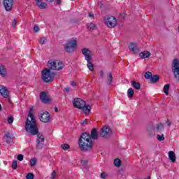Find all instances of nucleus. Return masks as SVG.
Masks as SVG:
<instances>
[{
    "label": "nucleus",
    "mask_w": 179,
    "mask_h": 179,
    "mask_svg": "<svg viewBox=\"0 0 179 179\" xmlns=\"http://www.w3.org/2000/svg\"><path fill=\"white\" fill-rule=\"evenodd\" d=\"M30 164L31 167H34L36 164H37V159L36 158H33L30 160Z\"/></svg>",
    "instance_id": "obj_30"
},
{
    "label": "nucleus",
    "mask_w": 179,
    "mask_h": 179,
    "mask_svg": "<svg viewBox=\"0 0 179 179\" xmlns=\"http://www.w3.org/2000/svg\"><path fill=\"white\" fill-rule=\"evenodd\" d=\"M134 93H135V91L134 90V89L129 88L127 90V96H128V97H129L130 99H132V97H134Z\"/></svg>",
    "instance_id": "obj_23"
},
{
    "label": "nucleus",
    "mask_w": 179,
    "mask_h": 179,
    "mask_svg": "<svg viewBox=\"0 0 179 179\" xmlns=\"http://www.w3.org/2000/svg\"><path fill=\"white\" fill-rule=\"evenodd\" d=\"M87 124V120H85L81 122V125H86Z\"/></svg>",
    "instance_id": "obj_46"
},
{
    "label": "nucleus",
    "mask_w": 179,
    "mask_h": 179,
    "mask_svg": "<svg viewBox=\"0 0 179 179\" xmlns=\"http://www.w3.org/2000/svg\"><path fill=\"white\" fill-rule=\"evenodd\" d=\"M3 5L6 10H7V12H10L13 6V0H4Z\"/></svg>",
    "instance_id": "obj_14"
},
{
    "label": "nucleus",
    "mask_w": 179,
    "mask_h": 179,
    "mask_svg": "<svg viewBox=\"0 0 179 179\" xmlns=\"http://www.w3.org/2000/svg\"><path fill=\"white\" fill-rule=\"evenodd\" d=\"M87 27L90 31H93V30H96V27H97V25H96V24L89 22L87 24Z\"/></svg>",
    "instance_id": "obj_19"
},
{
    "label": "nucleus",
    "mask_w": 179,
    "mask_h": 179,
    "mask_svg": "<svg viewBox=\"0 0 179 179\" xmlns=\"http://www.w3.org/2000/svg\"><path fill=\"white\" fill-rule=\"evenodd\" d=\"M81 163H82V164H83V166H86V164H87V160H82Z\"/></svg>",
    "instance_id": "obj_47"
},
{
    "label": "nucleus",
    "mask_w": 179,
    "mask_h": 179,
    "mask_svg": "<svg viewBox=\"0 0 179 179\" xmlns=\"http://www.w3.org/2000/svg\"><path fill=\"white\" fill-rule=\"evenodd\" d=\"M107 78H108V80H107L108 85H111V83H113V74H111V73H108Z\"/></svg>",
    "instance_id": "obj_24"
},
{
    "label": "nucleus",
    "mask_w": 179,
    "mask_h": 179,
    "mask_svg": "<svg viewBox=\"0 0 179 179\" xmlns=\"http://www.w3.org/2000/svg\"><path fill=\"white\" fill-rule=\"evenodd\" d=\"M106 177H107V175L106 173H101V178L104 179L106 178Z\"/></svg>",
    "instance_id": "obj_45"
},
{
    "label": "nucleus",
    "mask_w": 179,
    "mask_h": 179,
    "mask_svg": "<svg viewBox=\"0 0 179 179\" xmlns=\"http://www.w3.org/2000/svg\"><path fill=\"white\" fill-rule=\"evenodd\" d=\"M65 90H66V93H69L71 92V88L69 87H67L65 88Z\"/></svg>",
    "instance_id": "obj_48"
},
{
    "label": "nucleus",
    "mask_w": 179,
    "mask_h": 179,
    "mask_svg": "<svg viewBox=\"0 0 179 179\" xmlns=\"http://www.w3.org/2000/svg\"><path fill=\"white\" fill-rule=\"evenodd\" d=\"M76 45H78L76 40H70L64 45V50L69 53L74 52Z\"/></svg>",
    "instance_id": "obj_6"
},
{
    "label": "nucleus",
    "mask_w": 179,
    "mask_h": 179,
    "mask_svg": "<svg viewBox=\"0 0 179 179\" xmlns=\"http://www.w3.org/2000/svg\"><path fill=\"white\" fill-rule=\"evenodd\" d=\"M38 6L40 9H45V8H47V3H41Z\"/></svg>",
    "instance_id": "obj_32"
},
{
    "label": "nucleus",
    "mask_w": 179,
    "mask_h": 179,
    "mask_svg": "<svg viewBox=\"0 0 179 179\" xmlns=\"http://www.w3.org/2000/svg\"><path fill=\"white\" fill-rule=\"evenodd\" d=\"M26 178L27 179H34V174L31 173H29L27 176H26Z\"/></svg>",
    "instance_id": "obj_37"
},
{
    "label": "nucleus",
    "mask_w": 179,
    "mask_h": 179,
    "mask_svg": "<svg viewBox=\"0 0 179 179\" xmlns=\"http://www.w3.org/2000/svg\"><path fill=\"white\" fill-rule=\"evenodd\" d=\"M111 135V129L108 127H103L101 130V138H108Z\"/></svg>",
    "instance_id": "obj_12"
},
{
    "label": "nucleus",
    "mask_w": 179,
    "mask_h": 179,
    "mask_svg": "<svg viewBox=\"0 0 179 179\" xmlns=\"http://www.w3.org/2000/svg\"><path fill=\"white\" fill-rule=\"evenodd\" d=\"M139 55L141 58H142L143 59H145V58H149V57H150L152 54L148 51H143V52H141Z\"/></svg>",
    "instance_id": "obj_16"
},
{
    "label": "nucleus",
    "mask_w": 179,
    "mask_h": 179,
    "mask_svg": "<svg viewBox=\"0 0 179 179\" xmlns=\"http://www.w3.org/2000/svg\"><path fill=\"white\" fill-rule=\"evenodd\" d=\"M89 17H90L91 19H94V14L93 13H89Z\"/></svg>",
    "instance_id": "obj_44"
},
{
    "label": "nucleus",
    "mask_w": 179,
    "mask_h": 179,
    "mask_svg": "<svg viewBox=\"0 0 179 179\" xmlns=\"http://www.w3.org/2000/svg\"><path fill=\"white\" fill-rule=\"evenodd\" d=\"M99 76H101V78H104V71H99Z\"/></svg>",
    "instance_id": "obj_43"
},
{
    "label": "nucleus",
    "mask_w": 179,
    "mask_h": 179,
    "mask_svg": "<svg viewBox=\"0 0 179 179\" xmlns=\"http://www.w3.org/2000/svg\"><path fill=\"white\" fill-rule=\"evenodd\" d=\"M129 50L132 54L136 55L138 54L141 52V48H139V46H138V44L131 43L129 45Z\"/></svg>",
    "instance_id": "obj_10"
},
{
    "label": "nucleus",
    "mask_w": 179,
    "mask_h": 179,
    "mask_svg": "<svg viewBox=\"0 0 179 179\" xmlns=\"http://www.w3.org/2000/svg\"><path fill=\"white\" fill-rule=\"evenodd\" d=\"M0 76L2 78H5L6 76V69H5V66L0 64Z\"/></svg>",
    "instance_id": "obj_17"
},
{
    "label": "nucleus",
    "mask_w": 179,
    "mask_h": 179,
    "mask_svg": "<svg viewBox=\"0 0 179 179\" xmlns=\"http://www.w3.org/2000/svg\"><path fill=\"white\" fill-rule=\"evenodd\" d=\"M157 139H158L159 141V142H162V141H163L164 139V135H160V134H157Z\"/></svg>",
    "instance_id": "obj_35"
},
{
    "label": "nucleus",
    "mask_w": 179,
    "mask_h": 179,
    "mask_svg": "<svg viewBox=\"0 0 179 179\" xmlns=\"http://www.w3.org/2000/svg\"><path fill=\"white\" fill-rule=\"evenodd\" d=\"M54 76V73H51V69H45L41 72V78L45 83H48L52 80V77Z\"/></svg>",
    "instance_id": "obj_5"
},
{
    "label": "nucleus",
    "mask_w": 179,
    "mask_h": 179,
    "mask_svg": "<svg viewBox=\"0 0 179 179\" xmlns=\"http://www.w3.org/2000/svg\"><path fill=\"white\" fill-rule=\"evenodd\" d=\"M73 104L76 108L83 110L85 114H89L90 113L91 107L90 105L86 106V102L82 100L80 98H76L73 101Z\"/></svg>",
    "instance_id": "obj_3"
},
{
    "label": "nucleus",
    "mask_w": 179,
    "mask_h": 179,
    "mask_svg": "<svg viewBox=\"0 0 179 179\" xmlns=\"http://www.w3.org/2000/svg\"><path fill=\"white\" fill-rule=\"evenodd\" d=\"M11 167L13 169V170H16V169H17V162L13 161Z\"/></svg>",
    "instance_id": "obj_34"
},
{
    "label": "nucleus",
    "mask_w": 179,
    "mask_h": 179,
    "mask_svg": "<svg viewBox=\"0 0 179 179\" xmlns=\"http://www.w3.org/2000/svg\"><path fill=\"white\" fill-rule=\"evenodd\" d=\"M8 124H13V117L12 116H10L8 118Z\"/></svg>",
    "instance_id": "obj_40"
},
{
    "label": "nucleus",
    "mask_w": 179,
    "mask_h": 179,
    "mask_svg": "<svg viewBox=\"0 0 179 179\" xmlns=\"http://www.w3.org/2000/svg\"><path fill=\"white\" fill-rule=\"evenodd\" d=\"M159 78L160 77L159 76L154 75L153 76L151 77L150 82L151 83H156V82L159 80Z\"/></svg>",
    "instance_id": "obj_26"
},
{
    "label": "nucleus",
    "mask_w": 179,
    "mask_h": 179,
    "mask_svg": "<svg viewBox=\"0 0 179 179\" xmlns=\"http://www.w3.org/2000/svg\"><path fill=\"white\" fill-rule=\"evenodd\" d=\"M47 38L43 36L38 39V43L41 44V45H44V44H47Z\"/></svg>",
    "instance_id": "obj_27"
},
{
    "label": "nucleus",
    "mask_w": 179,
    "mask_h": 179,
    "mask_svg": "<svg viewBox=\"0 0 179 179\" xmlns=\"http://www.w3.org/2000/svg\"><path fill=\"white\" fill-rule=\"evenodd\" d=\"M45 1L51 3V2H54V0H45Z\"/></svg>",
    "instance_id": "obj_54"
},
{
    "label": "nucleus",
    "mask_w": 179,
    "mask_h": 179,
    "mask_svg": "<svg viewBox=\"0 0 179 179\" xmlns=\"http://www.w3.org/2000/svg\"><path fill=\"white\" fill-rule=\"evenodd\" d=\"M35 1L36 2V5L38 6V5H40L41 3V0H35Z\"/></svg>",
    "instance_id": "obj_49"
},
{
    "label": "nucleus",
    "mask_w": 179,
    "mask_h": 179,
    "mask_svg": "<svg viewBox=\"0 0 179 179\" xmlns=\"http://www.w3.org/2000/svg\"><path fill=\"white\" fill-rule=\"evenodd\" d=\"M57 5L61 4V0H57Z\"/></svg>",
    "instance_id": "obj_53"
},
{
    "label": "nucleus",
    "mask_w": 179,
    "mask_h": 179,
    "mask_svg": "<svg viewBox=\"0 0 179 179\" xmlns=\"http://www.w3.org/2000/svg\"><path fill=\"white\" fill-rule=\"evenodd\" d=\"M168 155L171 162H172V163H176V153L173 151H169Z\"/></svg>",
    "instance_id": "obj_20"
},
{
    "label": "nucleus",
    "mask_w": 179,
    "mask_h": 179,
    "mask_svg": "<svg viewBox=\"0 0 179 179\" xmlns=\"http://www.w3.org/2000/svg\"><path fill=\"white\" fill-rule=\"evenodd\" d=\"M124 15H120V19L121 20H122V19H124Z\"/></svg>",
    "instance_id": "obj_52"
},
{
    "label": "nucleus",
    "mask_w": 179,
    "mask_h": 179,
    "mask_svg": "<svg viewBox=\"0 0 179 179\" xmlns=\"http://www.w3.org/2000/svg\"><path fill=\"white\" fill-rule=\"evenodd\" d=\"M17 23V20H16V19L13 20V21L12 22L13 27H16V24Z\"/></svg>",
    "instance_id": "obj_41"
},
{
    "label": "nucleus",
    "mask_w": 179,
    "mask_h": 179,
    "mask_svg": "<svg viewBox=\"0 0 179 179\" xmlns=\"http://www.w3.org/2000/svg\"><path fill=\"white\" fill-rule=\"evenodd\" d=\"M44 136L41 134H38L37 136V144H36V149L40 150L43 149V147L44 146Z\"/></svg>",
    "instance_id": "obj_8"
},
{
    "label": "nucleus",
    "mask_w": 179,
    "mask_h": 179,
    "mask_svg": "<svg viewBox=\"0 0 179 179\" xmlns=\"http://www.w3.org/2000/svg\"><path fill=\"white\" fill-rule=\"evenodd\" d=\"M25 129L31 135H37L38 134L37 123H36V119H34V116L33 115V108H31L29 110L28 118L25 122Z\"/></svg>",
    "instance_id": "obj_1"
},
{
    "label": "nucleus",
    "mask_w": 179,
    "mask_h": 179,
    "mask_svg": "<svg viewBox=\"0 0 179 179\" xmlns=\"http://www.w3.org/2000/svg\"><path fill=\"white\" fill-rule=\"evenodd\" d=\"M62 149H63V150H68V149H69L70 146L68 144H63L61 145Z\"/></svg>",
    "instance_id": "obj_36"
},
{
    "label": "nucleus",
    "mask_w": 179,
    "mask_h": 179,
    "mask_svg": "<svg viewBox=\"0 0 179 179\" xmlns=\"http://www.w3.org/2000/svg\"><path fill=\"white\" fill-rule=\"evenodd\" d=\"M169 89H170V85L166 84V85H164V93H165V94L166 96H169Z\"/></svg>",
    "instance_id": "obj_28"
},
{
    "label": "nucleus",
    "mask_w": 179,
    "mask_h": 179,
    "mask_svg": "<svg viewBox=\"0 0 179 179\" xmlns=\"http://www.w3.org/2000/svg\"><path fill=\"white\" fill-rule=\"evenodd\" d=\"M48 66L50 71H61L64 69L65 65L59 60H49L48 62Z\"/></svg>",
    "instance_id": "obj_4"
},
{
    "label": "nucleus",
    "mask_w": 179,
    "mask_h": 179,
    "mask_svg": "<svg viewBox=\"0 0 179 179\" xmlns=\"http://www.w3.org/2000/svg\"><path fill=\"white\" fill-rule=\"evenodd\" d=\"M40 120L42 121V122H50V113H48V112H43V113H41Z\"/></svg>",
    "instance_id": "obj_15"
},
{
    "label": "nucleus",
    "mask_w": 179,
    "mask_h": 179,
    "mask_svg": "<svg viewBox=\"0 0 179 179\" xmlns=\"http://www.w3.org/2000/svg\"><path fill=\"white\" fill-rule=\"evenodd\" d=\"M55 176H57V173H55V171H53L51 174V179L55 178Z\"/></svg>",
    "instance_id": "obj_42"
},
{
    "label": "nucleus",
    "mask_w": 179,
    "mask_h": 179,
    "mask_svg": "<svg viewBox=\"0 0 179 179\" xmlns=\"http://www.w3.org/2000/svg\"><path fill=\"white\" fill-rule=\"evenodd\" d=\"M104 23L108 27H115L117 26V19L114 16H106L104 17Z\"/></svg>",
    "instance_id": "obj_7"
},
{
    "label": "nucleus",
    "mask_w": 179,
    "mask_h": 179,
    "mask_svg": "<svg viewBox=\"0 0 179 179\" xmlns=\"http://www.w3.org/2000/svg\"><path fill=\"white\" fill-rule=\"evenodd\" d=\"M131 85L134 89H136V90H139V89H141V83L135 80H131Z\"/></svg>",
    "instance_id": "obj_21"
},
{
    "label": "nucleus",
    "mask_w": 179,
    "mask_h": 179,
    "mask_svg": "<svg viewBox=\"0 0 179 179\" xmlns=\"http://www.w3.org/2000/svg\"><path fill=\"white\" fill-rule=\"evenodd\" d=\"M81 150H90L92 149V138L87 133H84L81 135L78 141Z\"/></svg>",
    "instance_id": "obj_2"
},
{
    "label": "nucleus",
    "mask_w": 179,
    "mask_h": 179,
    "mask_svg": "<svg viewBox=\"0 0 179 179\" xmlns=\"http://www.w3.org/2000/svg\"><path fill=\"white\" fill-rule=\"evenodd\" d=\"M17 160H19V162L23 161V159H24L23 155H21V154L18 155L17 157Z\"/></svg>",
    "instance_id": "obj_38"
},
{
    "label": "nucleus",
    "mask_w": 179,
    "mask_h": 179,
    "mask_svg": "<svg viewBox=\"0 0 179 179\" xmlns=\"http://www.w3.org/2000/svg\"><path fill=\"white\" fill-rule=\"evenodd\" d=\"M81 52L83 55H84L85 61H92V55H93V53L90 50L87 48H83L82 49Z\"/></svg>",
    "instance_id": "obj_9"
},
{
    "label": "nucleus",
    "mask_w": 179,
    "mask_h": 179,
    "mask_svg": "<svg viewBox=\"0 0 179 179\" xmlns=\"http://www.w3.org/2000/svg\"><path fill=\"white\" fill-rule=\"evenodd\" d=\"M4 138L6 139V143H10L12 142V137H10V134L9 133L5 134Z\"/></svg>",
    "instance_id": "obj_22"
},
{
    "label": "nucleus",
    "mask_w": 179,
    "mask_h": 179,
    "mask_svg": "<svg viewBox=\"0 0 179 179\" xmlns=\"http://www.w3.org/2000/svg\"><path fill=\"white\" fill-rule=\"evenodd\" d=\"M166 125H168V127H170L171 125V122H170V120H167Z\"/></svg>",
    "instance_id": "obj_50"
},
{
    "label": "nucleus",
    "mask_w": 179,
    "mask_h": 179,
    "mask_svg": "<svg viewBox=\"0 0 179 179\" xmlns=\"http://www.w3.org/2000/svg\"><path fill=\"white\" fill-rule=\"evenodd\" d=\"M90 138L94 140L99 139V134H97V130H96V129L92 130Z\"/></svg>",
    "instance_id": "obj_18"
},
{
    "label": "nucleus",
    "mask_w": 179,
    "mask_h": 179,
    "mask_svg": "<svg viewBox=\"0 0 179 179\" xmlns=\"http://www.w3.org/2000/svg\"><path fill=\"white\" fill-rule=\"evenodd\" d=\"M144 78H145V79H151V78H152V73H150V71H147L144 74Z\"/></svg>",
    "instance_id": "obj_31"
},
{
    "label": "nucleus",
    "mask_w": 179,
    "mask_h": 179,
    "mask_svg": "<svg viewBox=\"0 0 179 179\" xmlns=\"http://www.w3.org/2000/svg\"><path fill=\"white\" fill-rule=\"evenodd\" d=\"M0 111H2V105L0 103Z\"/></svg>",
    "instance_id": "obj_56"
},
{
    "label": "nucleus",
    "mask_w": 179,
    "mask_h": 179,
    "mask_svg": "<svg viewBox=\"0 0 179 179\" xmlns=\"http://www.w3.org/2000/svg\"><path fill=\"white\" fill-rule=\"evenodd\" d=\"M55 111L56 113H58V108H55Z\"/></svg>",
    "instance_id": "obj_55"
},
{
    "label": "nucleus",
    "mask_w": 179,
    "mask_h": 179,
    "mask_svg": "<svg viewBox=\"0 0 179 179\" xmlns=\"http://www.w3.org/2000/svg\"><path fill=\"white\" fill-rule=\"evenodd\" d=\"M87 66L90 71H94V67L92 63V60L87 61Z\"/></svg>",
    "instance_id": "obj_25"
},
{
    "label": "nucleus",
    "mask_w": 179,
    "mask_h": 179,
    "mask_svg": "<svg viewBox=\"0 0 179 179\" xmlns=\"http://www.w3.org/2000/svg\"><path fill=\"white\" fill-rule=\"evenodd\" d=\"M39 97L42 101V103H51V99H50V96L46 92H41Z\"/></svg>",
    "instance_id": "obj_11"
},
{
    "label": "nucleus",
    "mask_w": 179,
    "mask_h": 179,
    "mask_svg": "<svg viewBox=\"0 0 179 179\" xmlns=\"http://www.w3.org/2000/svg\"><path fill=\"white\" fill-rule=\"evenodd\" d=\"M164 128V125H163V124L159 123L157 124V129L158 131H163Z\"/></svg>",
    "instance_id": "obj_33"
},
{
    "label": "nucleus",
    "mask_w": 179,
    "mask_h": 179,
    "mask_svg": "<svg viewBox=\"0 0 179 179\" xmlns=\"http://www.w3.org/2000/svg\"><path fill=\"white\" fill-rule=\"evenodd\" d=\"M0 94L4 99L9 98V90L3 85H0Z\"/></svg>",
    "instance_id": "obj_13"
},
{
    "label": "nucleus",
    "mask_w": 179,
    "mask_h": 179,
    "mask_svg": "<svg viewBox=\"0 0 179 179\" xmlns=\"http://www.w3.org/2000/svg\"><path fill=\"white\" fill-rule=\"evenodd\" d=\"M113 163L115 167H120L121 166V160H120V159H115Z\"/></svg>",
    "instance_id": "obj_29"
},
{
    "label": "nucleus",
    "mask_w": 179,
    "mask_h": 179,
    "mask_svg": "<svg viewBox=\"0 0 179 179\" xmlns=\"http://www.w3.org/2000/svg\"><path fill=\"white\" fill-rule=\"evenodd\" d=\"M71 86H76V82H71Z\"/></svg>",
    "instance_id": "obj_51"
},
{
    "label": "nucleus",
    "mask_w": 179,
    "mask_h": 179,
    "mask_svg": "<svg viewBox=\"0 0 179 179\" xmlns=\"http://www.w3.org/2000/svg\"><path fill=\"white\" fill-rule=\"evenodd\" d=\"M34 31L35 33H38V31H40V28L38 27V25H35V26L34 27Z\"/></svg>",
    "instance_id": "obj_39"
}]
</instances>
